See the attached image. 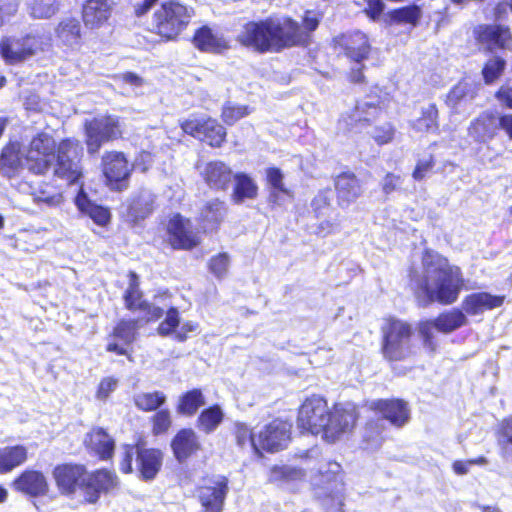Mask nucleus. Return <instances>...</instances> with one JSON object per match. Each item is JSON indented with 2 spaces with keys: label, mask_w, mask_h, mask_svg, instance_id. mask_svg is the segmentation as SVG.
<instances>
[{
  "label": "nucleus",
  "mask_w": 512,
  "mask_h": 512,
  "mask_svg": "<svg viewBox=\"0 0 512 512\" xmlns=\"http://www.w3.org/2000/svg\"><path fill=\"white\" fill-rule=\"evenodd\" d=\"M423 275L412 273L411 284L418 300L424 305L439 302L443 305L454 303L463 287L461 270L451 266L446 258L437 252L427 250L422 258Z\"/></svg>",
  "instance_id": "1"
},
{
  "label": "nucleus",
  "mask_w": 512,
  "mask_h": 512,
  "mask_svg": "<svg viewBox=\"0 0 512 512\" xmlns=\"http://www.w3.org/2000/svg\"><path fill=\"white\" fill-rule=\"evenodd\" d=\"M237 39L243 46L260 53L280 52L302 43L304 32L291 18L270 17L245 24Z\"/></svg>",
  "instance_id": "2"
},
{
  "label": "nucleus",
  "mask_w": 512,
  "mask_h": 512,
  "mask_svg": "<svg viewBox=\"0 0 512 512\" xmlns=\"http://www.w3.org/2000/svg\"><path fill=\"white\" fill-rule=\"evenodd\" d=\"M193 16L194 10L191 7L174 0L164 2L154 12V30L166 39H174L187 27Z\"/></svg>",
  "instance_id": "3"
},
{
  "label": "nucleus",
  "mask_w": 512,
  "mask_h": 512,
  "mask_svg": "<svg viewBox=\"0 0 512 512\" xmlns=\"http://www.w3.org/2000/svg\"><path fill=\"white\" fill-rule=\"evenodd\" d=\"M50 46V38L39 34L23 37H3L0 41V55L8 65L23 63Z\"/></svg>",
  "instance_id": "4"
},
{
  "label": "nucleus",
  "mask_w": 512,
  "mask_h": 512,
  "mask_svg": "<svg viewBox=\"0 0 512 512\" xmlns=\"http://www.w3.org/2000/svg\"><path fill=\"white\" fill-rule=\"evenodd\" d=\"M135 458L136 472L138 477L144 481L153 480L160 471L163 463V453L159 449L143 448L139 445H124L122 447V458L120 469L123 473L133 471L132 462Z\"/></svg>",
  "instance_id": "5"
},
{
  "label": "nucleus",
  "mask_w": 512,
  "mask_h": 512,
  "mask_svg": "<svg viewBox=\"0 0 512 512\" xmlns=\"http://www.w3.org/2000/svg\"><path fill=\"white\" fill-rule=\"evenodd\" d=\"M369 407L382 415V418H378L376 421H370L366 426L365 439L367 441H375L377 446L380 445L382 441V438H379V436L381 429H383L384 420H388L396 427H402L410 418L407 403L402 400H373L370 402Z\"/></svg>",
  "instance_id": "6"
},
{
  "label": "nucleus",
  "mask_w": 512,
  "mask_h": 512,
  "mask_svg": "<svg viewBox=\"0 0 512 512\" xmlns=\"http://www.w3.org/2000/svg\"><path fill=\"white\" fill-rule=\"evenodd\" d=\"M383 354L390 361L402 360L411 354V326L403 321L391 319L383 328Z\"/></svg>",
  "instance_id": "7"
},
{
  "label": "nucleus",
  "mask_w": 512,
  "mask_h": 512,
  "mask_svg": "<svg viewBox=\"0 0 512 512\" xmlns=\"http://www.w3.org/2000/svg\"><path fill=\"white\" fill-rule=\"evenodd\" d=\"M83 148L78 141L63 140L57 149L54 174L69 184H77L82 177Z\"/></svg>",
  "instance_id": "8"
},
{
  "label": "nucleus",
  "mask_w": 512,
  "mask_h": 512,
  "mask_svg": "<svg viewBox=\"0 0 512 512\" xmlns=\"http://www.w3.org/2000/svg\"><path fill=\"white\" fill-rule=\"evenodd\" d=\"M357 419L358 412L355 405L351 403L336 404L331 411L329 410L323 424V431L320 434L325 441L334 443L353 430Z\"/></svg>",
  "instance_id": "9"
},
{
  "label": "nucleus",
  "mask_w": 512,
  "mask_h": 512,
  "mask_svg": "<svg viewBox=\"0 0 512 512\" xmlns=\"http://www.w3.org/2000/svg\"><path fill=\"white\" fill-rule=\"evenodd\" d=\"M55 140L48 133L37 134L30 142L25 156L26 169L34 174H44L55 159Z\"/></svg>",
  "instance_id": "10"
},
{
  "label": "nucleus",
  "mask_w": 512,
  "mask_h": 512,
  "mask_svg": "<svg viewBox=\"0 0 512 512\" xmlns=\"http://www.w3.org/2000/svg\"><path fill=\"white\" fill-rule=\"evenodd\" d=\"M467 323L468 319L461 310L452 309L440 314L433 321L421 322L419 325V333L423 338L424 345L431 351H434L435 344L433 338L435 330L448 334L465 326Z\"/></svg>",
  "instance_id": "11"
},
{
  "label": "nucleus",
  "mask_w": 512,
  "mask_h": 512,
  "mask_svg": "<svg viewBox=\"0 0 512 512\" xmlns=\"http://www.w3.org/2000/svg\"><path fill=\"white\" fill-rule=\"evenodd\" d=\"M290 432V423L275 419L259 431L257 439H252V447L257 453H260L261 450L277 452L287 447L290 441Z\"/></svg>",
  "instance_id": "12"
},
{
  "label": "nucleus",
  "mask_w": 512,
  "mask_h": 512,
  "mask_svg": "<svg viewBox=\"0 0 512 512\" xmlns=\"http://www.w3.org/2000/svg\"><path fill=\"white\" fill-rule=\"evenodd\" d=\"M85 130L87 149L91 154L96 153L104 142L118 138L122 132L119 118L110 115L87 122Z\"/></svg>",
  "instance_id": "13"
},
{
  "label": "nucleus",
  "mask_w": 512,
  "mask_h": 512,
  "mask_svg": "<svg viewBox=\"0 0 512 512\" xmlns=\"http://www.w3.org/2000/svg\"><path fill=\"white\" fill-rule=\"evenodd\" d=\"M329 412L327 401L317 395L307 398L299 408L298 425L314 435L323 431V424Z\"/></svg>",
  "instance_id": "14"
},
{
  "label": "nucleus",
  "mask_w": 512,
  "mask_h": 512,
  "mask_svg": "<svg viewBox=\"0 0 512 512\" xmlns=\"http://www.w3.org/2000/svg\"><path fill=\"white\" fill-rule=\"evenodd\" d=\"M150 321L148 317L144 316H139L135 319H121L110 335L113 341L107 344L106 350L117 355H126L130 361H133L128 350L117 341H120L123 345H131L137 339L138 330Z\"/></svg>",
  "instance_id": "15"
},
{
  "label": "nucleus",
  "mask_w": 512,
  "mask_h": 512,
  "mask_svg": "<svg viewBox=\"0 0 512 512\" xmlns=\"http://www.w3.org/2000/svg\"><path fill=\"white\" fill-rule=\"evenodd\" d=\"M228 488V479L224 476H216L207 479L197 489V497L203 512H222Z\"/></svg>",
  "instance_id": "16"
},
{
  "label": "nucleus",
  "mask_w": 512,
  "mask_h": 512,
  "mask_svg": "<svg viewBox=\"0 0 512 512\" xmlns=\"http://www.w3.org/2000/svg\"><path fill=\"white\" fill-rule=\"evenodd\" d=\"M183 131L212 147H220L226 137L225 128L214 119H190L181 124Z\"/></svg>",
  "instance_id": "17"
},
{
  "label": "nucleus",
  "mask_w": 512,
  "mask_h": 512,
  "mask_svg": "<svg viewBox=\"0 0 512 512\" xmlns=\"http://www.w3.org/2000/svg\"><path fill=\"white\" fill-rule=\"evenodd\" d=\"M167 230L169 241L176 249H192L200 243L199 235L194 231L192 222L180 214L174 215L169 220Z\"/></svg>",
  "instance_id": "18"
},
{
  "label": "nucleus",
  "mask_w": 512,
  "mask_h": 512,
  "mask_svg": "<svg viewBox=\"0 0 512 512\" xmlns=\"http://www.w3.org/2000/svg\"><path fill=\"white\" fill-rule=\"evenodd\" d=\"M129 276V286L124 293L125 307L132 312H142L144 317H148V320L161 318L164 310L143 300L142 292L139 289L138 276L134 272H130Z\"/></svg>",
  "instance_id": "19"
},
{
  "label": "nucleus",
  "mask_w": 512,
  "mask_h": 512,
  "mask_svg": "<svg viewBox=\"0 0 512 512\" xmlns=\"http://www.w3.org/2000/svg\"><path fill=\"white\" fill-rule=\"evenodd\" d=\"M228 212L224 201L215 198L203 203L198 212V222L204 231H214L219 228Z\"/></svg>",
  "instance_id": "20"
},
{
  "label": "nucleus",
  "mask_w": 512,
  "mask_h": 512,
  "mask_svg": "<svg viewBox=\"0 0 512 512\" xmlns=\"http://www.w3.org/2000/svg\"><path fill=\"white\" fill-rule=\"evenodd\" d=\"M498 129L499 117L485 111L470 123L468 134L475 142L486 143L496 136Z\"/></svg>",
  "instance_id": "21"
},
{
  "label": "nucleus",
  "mask_w": 512,
  "mask_h": 512,
  "mask_svg": "<svg viewBox=\"0 0 512 512\" xmlns=\"http://www.w3.org/2000/svg\"><path fill=\"white\" fill-rule=\"evenodd\" d=\"M117 485V477L108 470H98L86 477L84 485L85 499L89 503H95L101 492H107Z\"/></svg>",
  "instance_id": "22"
},
{
  "label": "nucleus",
  "mask_w": 512,
  "mask_h": 512,
  "mask_svg": "<svg viewBox=\"0 0 512 512\" xmlns=\"http://www.w3.org/2000/svg\"><path fill=\"white\" fill-rule=\"evenodd\" d=\"M54 477L59 488L67 494L73 493L80 485H85V469L80 465L66 464L54 470Z\"/></svg>",
  "instance_id": "23"
},
{
  "label": "nucleus",
  "mask_w": 512,
  "mask_h": 512,
  "mask_svg": "<svg viewBox=\"0 0 512 512\" xmlns=\"http://www.w3.org/2000/svg\"><path fill=\"white\" fill-rule=\"evenodd\" d=\"M104 175L110 183H115L120 189V183L126 180L131 172L123 153L109 152L103 157Z\"/></svg>",
  "instance_id": "24"
},
{
  "label": "nucleus",
  "mask_w": 512,
  "mask_h": 512,
  "mask_svg": "<svg viewBox=\"0 0 512 512\" xmlns=\"http://www.w3.org/2000/svg\"><path fill=\"white\" fill-rule=\"evenodd\" d=\"M116 2L114 0H86L83 6V20L87 27L101 26L110 17Z\"/></svg>",
  "instance_id": "25"
},
{
  "label": "nucleus",
  "mask_w": 512,
  "mask_h": 512,
  "mask_svg": "<svg viewBox=\"0 0 512 512\" xmlns=\"http://www.w3.org/2000/svg\"><path fill=\"white\" fill-rule=\"evenodd\" d=\"M477 33L479 41L490 50L509 48L512 42L509 28L501 25L480 26Z\"/></svg>",
  "instance_id": "26"
},
{
  "label": "nucleus",
  "mask_w": 512,
  "mask_h": 512,
  "mask_svg": "<svg viewBox=\"0 0 512 512\" xmlns=\"http://www.w3.org/2000/svg\"><path fill=\"white\" fill-rule=\"evenodd\" d=\"M16 490L32 497L45 495L48 491V483L45 476L35 470L24 471L14 481Z\"/></svg>",
  "instance_id": "27"
},
{
  "label": "nucleus",
  "mask_w": 512,
  "mask_h": 512,
  "mask_svg": "<svg viewBox=\"0 0 512 512\" xmlns=\"http://www.w3.org/2000/svg\"><path fill=\"white\" fill-rule=\"evenodd\" d=\"M171 448L175 458L184 462L200 449V443L192 429H181L172 439Z\"/></svg>",
  "instance_id": "28"
},
{
  "label": "nucleus",
  "mask_w": 512,
  "mask_h": 512,
  "mask_svg": "<svg viewBox=\"0 0 512 512\" xmlns=\"http://www.w3.org/2000/svg\"><path fill=\"white\" fill-rule=\"evenodd\" d=\"M503 302L504 296H496L486 292H478L466 296L463 300L462 308L469 315H479L486 310L500 307Z\"/></svg>",
  "instance_id": "29"
},
{
  "label": "nucleus",
  "mask_w": 512,
  "mask_h": 512,
  "mask_svg": "<svg viewBox=\"0 0 512 512\" xmlns=\"http://www.w3.org/2000/svg\"><path fill=\"white\" fill-rule=\"evenodd\" d=\"M202 175L208 186L215 190H226L233 177L230 167L222 161L207 163Z\"/></svg>",
  "instance_id": "30"
},
{
  "label": "nucleus",
  "mask_w": 512,
  "mask_h": 512,
  "mask_svg": "<svg viewBox=\"0 0 512 512\" xmlns=\"http://www.w3.org/2000/svg\"><path fill=\"white\" fill-rule=\"evenodd\" d=\"M339 45L350 59L358 63L365 59L370 51L367 37L360 31L342 35Z\"/></svg>",
  "instance_id": "31"
},
{
  "label": "nucleus",
  "mask_w": 512,
  "mask_h": 512,
  "mask_svg": "<svg viewBox=\"0 0 512 512\" xmlns=\"http://www.w3.org/2000/svg\"><path fill=\"white\" fill-rule=\"evenodd\" d=\"M335 188L341 206H348L362 193L359 180L353 174L348 173L341 174L337 177Z\"/></svg>",
  "instance_id": "32"
},
{
  "label": "nucleus",
  "mask_w": 512,
  "mask_h": 512,
  "mask_svg": "<svg viewBox=\"0 0 512 512\" xmlns=\"http://www.w3.org/2000/svg\"><path fill=\"white\" fill-rule=\"evenodd\" d=\"M85 444L103 460L111 458L114 452V440L102 428L92 429V431L87 434Z\"/></svg>",
  "instance_id": "33"
},
{
  "label": "nucleus",
  "mask_w": 512,
  "mask_h": 512,
  "mask_svg": "<svg viewBox=\"0 0 512 512\" xmlns=\"http://www.w3.org/2000/svg\"><path fill=\"white\" fill-rule=\"evenodd\" d=\"M234 188L231 200L235 204H242L245 200H253L257 197L258 186L246 173H236L234 176Z\"/></svg>",
  "instance_id": "34"
},
{
  "label": "nucleus",
  "mask_w": 512,
  "mask_h": 512,
  "mask_svg": "<svg viewBox=\"0 0 512 512\" xmlns=\"http://www.w3.org/2000/svg\"><path fill=\"white\" fill-rule=\"evenodd\" d=\"M481 84L470 80L460 81L455 85L447 95V105L456 110L462 102L472 101L480 88Z\"/></svg>",
  "instance_id": "35"
},
{
  "label": "nucleus",
  "mask_w": 512,
  "mask_h": 512,
  "mask_svg": "<svg viewBox=\"0 0 512 512\" xmlns=\"http://www.w3.org/2000/svg\"><path fill=\"white\" fill-rule=\"evenodd\" d=\"M75 204L81 212L88 215L96 224L104 226L109 222V210L92 203L82 190L76 196Z\"/></svg>",
  "instance_id": "36"
},
{
  "label": "nucleus",
  "mask_w": 512,
  "mask_h": 512,
  "mask_svg": "<svg viewBox=\"0 0 512 512\" xmlns=\"http://www.w3.org/2000/svg\"><path fill=\"white\" fill-rule=\"evenodd\" d=\"M27 459V449L16 445L0 448V473H7L23 464Z\"/></svg>",
  "instance_id": "37"
},
{
  "label": "nucleus",
  "mask_w": 512,
  "mask_h": 512,
  "mask_svg": "<svg viewBox=\"0 0 512 512\" xmlns=\"http://www.w3.org/2000/svg\"><path fill=\"white\" fill-rule=\"evenodd\" d=\"M438 109L434 103H429L421 108V116L412 123L417 132H436L439 129Z\"/></svg>",
  "instance_id": "38"
},
{
  "label": "nucleus",
  "mask_w": 512,
  "mask_h": 512,
  "mask_svg": "<svg viewBox=\"0 0 512 512\" xmlns=\"http://www.w3.org/2000/svg\"><path fill=\"white\" fill-rule=\"evenodd\" d=\"M57 37L67 46H75L79 44L81 39V25L76 18L63 19L57 29Z\"/></svg>",
  "instance_id": "39"
},
{
  "label": "nucleus",
  "mask_w": 512,
  "mask_h": 512,
  "mask_svg": "<svg viewBox=\"0 0 512 512\" xmlns=\"http://www.w3.org/2000/svg\"><path fill=\"white\" fill-rule=\"evenodd\" d=\"M378 114V106L374 102H363L357 104L354 110L348 115L346 122L352 128L358 125L363 126L374 119Z\"/></svg>",
  "instance_id": "40"
},
{
  "label": "nucleus",
  "mask_w": 512,
  "mask_h": 512,
  "mask_svg": "<svg viewBox=\"0 0 512 512\" xmlns=\"http://www.w3.org/2000/svg\"><path fill=\"white\" fill-rule=\"evenodd\" d=\"M154 207L155 195L148 190H143L131 203L130 214L137 220L145 219L152 213Z\"/></svg>",
  "instance_id": "41"
},
{
  "label": "nucleus",
  "mask_w": 512,
  "mask_h": 512,
  "mask_svg": "<svg viewBox=\"0 0 512 512\" xmlns=\"http://www.w3.org/2000/svg\"><path fill=\"white\" fill-rule=\"evenodd\" d=\"M193 43L195 47L205 52H217L224 47L223 41L217 38L207 26L196 31Z\"/></svg>",
  "instance_id": "42"
},
{
  "label": "nucleus",
  "mask_w": 512,
  "mask_h": 512,
  "mask_svg": "<svg viewBox=\"0 0 512 512\" xmlns=\"http://www.w3.org/2000/svg\"><path fill=\"white\" fill-rule=\"evenodd\" d=\"M266 178L270 186L269 200L275 204H280V195L290 196V191L284 185V175L279 168H268L266 170Z\"/></svg>",
  "instance_id": "43"
},
{
  "label": "nucleus",
  "mask_w": 512,
  "mask_h": 512,
  "mask_svg": "<svg viewBox=\"0 0 512 512\" xmlns=\"http://www.w3.org/2000/svg\"><path fill=\"white\" fill-rule=\"evenodd\" d=\"M205 404V398L200 389H192L179 399L177 411L179 414L191 416Z\"/></svg>",
  "instance_id": "44"
},
{
  "label": "nucleus",
  "mask_w": 512,
  "mask_h": 512,
  "mask_svg": "<svg viewBox=\"0 0 512 512\" xmlns=\"http://www.w3.org/2000/svg\"><path fill=\"white\" fill-rule=\"evenodd\" d=\"M166 395L161 391L142 392L134 396L135 406L142 411H155L166 402Z\"/></svg>",
  "instance_id": "45"
},
{
  "label": "nucleus",
  "mask_w": 512,
  "mask_h": 512,
  "mask_svg": "<svg viewBox=\"0 0 512 512\" xmlns=\"http://www.w3.org/2000/svg\"><path fill=\"white\" fill-rule=\"evenodd\" d=\"M28 11L35 19H48L58 11L57 0H28Z\"/></svg>",
  "instance_id": "46"
},
{
  "label": "nucleus",
  "mask_w": 512,
  "mask_h": 512,
  "mask_svg": "<svg viewBox=\"0 0 512 512\" xmlns=\"http://www.w3.org/2000/svg\"><path fill=\"white\" fill-rule=\"evenodd\" d=\"M223 412L218 405L204 409L198 417V427L205 433H211L223 420Z\"/></svg>",
  "instance_id": "47"
},
{
  "label": "nucleus",
  "mask_w": 512,
  "mask_h": 512,
  "mask_svg": "<svg viewBox=\"0 0 512 512\" xmlns=\"http://www.w3.org/2000/svg\"><path fill=\"white\" fill-rule=\"evenodd\" d=\"M0 163L12 171L26 168L25 157L23 158L15 145L6 146L1 153Z\"/></svg>",
  "instance_id": "48"
},
{
  "label": "nucleus",
  "mask_w": 512,
  "mask_h": 512,
  "mask_svg": "<svg viewBox=\"0 0 512 512\" xmlns=\"http://www.w3.org/2000/svg\"><path fill=\"white\" fill-rule=\"evenodd\" d=\"M250 113L248 106L237 105L227 102L222 110V119L228 125H233L239 119L247 116Z\"/></svg>",
  "instance_id": "49"
},
{
  "label": "nucleus",
  "mask_w": 512,
  "mask_h": 512,
  "mask_svg": "<svg viewBox=\"0 0 512 512\" xmlns=\"http://www.w3.org/2000/svg\"><path fill=\"white\" fill-rule=\"evenodd\" d=\"M505 68V61L500 57H493L487 61L483 67L482 74L486 84L492 83L497 79Z\"/></svg>",
  "instance_id": "50"
},
{
  "label": "nucleus",
  "mask_w": 512,
  "mask_h": 512,
  "mask_svg": "<svg viewBox=\"0 0 512 512\" xmlns=\"http://www.w3.org/2000/svg\"><path fill=\"white\" fill-rule=\"evenodd\" d=\"M393 21L397 23L415 24L420 18V9L417 6H407L394 10L391 14Z\"/></svg>",
  "instance_id": "51"
},
{
  "label": "nucleus",
  "mask_w": 512,
  "mask_h": 512,
  "mask_svg": "<svg viewBox=\"0 0 512 512\" xmlns=\"http://www.w3.org/2000/svg\"><path fill=\"white\" fill-rule=\"evenodd\" d=\"M152 432L154 435H160L168 431L172 424L169 410L162 409L152 416Z\"/></svg>",
  "instance_id": "52"
},
{
  "label": "nucleus",
  "mask_w": 512,
  "mask_h": 512,
  "mask_svg": "<svg viewBox=\"0 0 512 512\" xmlns=\"http://www.w3.org/2000/svg\"><path fill=\"white\" fill-rule=\"evenodd\" d=\"M230 265L228 254L220 253L213 257L209 262V269L217 278L221 279L226 276Z\"/></svg>",
  "instance_id": "53"
},
{
  "label": "nucleus",
  "mask_w": 512,
  "mask_h": 512,
  "mask_svg": "<svg viewBox=\"0 0 512 512\" xmlns=\"http://www.w3.org/2000/svg\"><path fill=\"white\" fill-rule=\"evenodd\" d=\"M179 325V313L176 308L167 311L166 318L158 327V333L162 336L171 334Z\"/></svg>",
  "instance_id": "54"
},
{
  "label": "nucleus",
  "mask_w": 512,
  "mask_h": 512,
  "mask_svg": "<svg viewBox=\"0 0 512 512\" xmlns=\"http://www.w3.org/2000/svg\"><path fill=\"white\" fill-rule=\"evenodd\" d=\"M394 130L390 124L381 127H375L371 133L372 138L380 145L390 142L393 138Z\"/></svg>",
  "instance_id": "55"
},
{
  "label": "nucleus",
  "mask_w": 512,
  "mask_h": 512,
  "mask_svg": "<svg viewBox=\"0 0 512 512\" xmlns=\"http://www.w3.org/2000/svg\"><path fill=\"white\" fill-rule=\"evenodd\" d=\"M118 381L112 377H106L101 380L98 390H97V398L100 400H105L108 398L111 392H113L117 387Z\"/></svg>",
  "instance_id": "56"
},
{
  "label": "nucleus",
  "mask_w": 512,
  "mask_h": 512,
  "mask_svg": "<svg viewBox=\"0 0 512 512\" xmlns=\"http://www.w3.org/2000/svg\"><path fill=\"white\" fill-rule=\"evenodd\" d=\"M325 512H342L343 500L341 495H328L322 500Z\"/></svg>",
  "instance_id": "57"
},
{
  "label": "nucleus",
  "mask_w": 512,
  "mask_h": 512,
  "mask_svg": "<svg viewBox=\"0 0 512 512\" xmlns=\"http://www.w3.org/2000/svg\"><path fill=\"white\" fill-rule=\"evenodd\" d=\"M18 10L17 0H0V25L3 24L6 17L14 15Z\"/></svg>",
  "instance_id": "58"
},
{
  "label": "nucleus",
  "mask_w": 512,
  "mask_h": 512,
  "mask_svg": "<svg viewBox=\"0 0 512 512\" xmlns=\"http://www.w3.org/2000/svg\"><path fill=\"white\" fill-rule=\"evenodd\" d=\"M257 435L252 433L249 428L243 424L238 425L236 429V439L240 446H244L247 442L252 445V439H257Z\"/></svg>",
  "instance_id": "59"
},
{
  "label": "nucleus",
  "mask_w": 512,
  "mask_h": 512,
  "mask_svg": "<svg viewBox=\"0 0 512 512\" xmlns=\"http://www.w3.org/2000/svg\"><path fill=\"white\" fill-rule=\"evenodd\" d=\"M158 0H131L135 16L145 15Z\"/></svg>",
  "instance_id": "60"
},
{
  "label": "nucleus",
  "mask_w": 512,
  "mask_h": 512,
  "mask_svg": "<svg viewBox=\"0 0 512 512\" xmlns=\"http://www.w3.org/2000/svg\"><path fill=\"white\" fill-rule=\"evenodd\" d=\"M331 191L329 189L320 191L312 201V207L316 212L330 204Z\"/></svg>",
  "instance_id": "61"
},
{
  "label": "nucleus",
  "mask_w": 512,
  "mask_h": 512,
  "mask_svg": "<svg viewBox=\"0 0 512 512\" xmlns=\"http://www.w3.org/2000/svg\"><path fill=\"white\" fill-rule=\"evenodd\" d=\"M486 459L484 457H480L476 460H468V461H455L453 464V469L455 473L459 475H464L468 473L469 467L473 464H485Z\"/></svg>",
  "instance_id": "62"
},
{
  "label": "nucleus",
  "mask_w": 512,
  "mask_h": 512,
  "mask_svg": "<svg viewBox=\"0 0 512 512\" xmlns=\"http://www.w3.org/2000/svg\"><path fill=\"white\" fill-rule=\"evenodd\" d=\"M402 183L401 177L394 175L392 173H388L385 176L384 182H383V191L386 194H390L394 190H396Z\"/></svg>",
  "instance_id": "63"
},
{
  "label": "nucleus",
  "mask_w": 512,
  "mask_h": 512,
  "mask_svg": "<svg viewBox=\"0 0 512 512\" xmlns=\"http://www.w3.org/2000/svg\"><path fill=\"white\" fill-rule=\"evenodd\" d=\"M433 167V161L430 160H423L419 161L415 167V170L413 172V178L415 180H422L425 176V174L430 171Z\"/></svg>",
  "instance_id": "64"
}]
</instances>
